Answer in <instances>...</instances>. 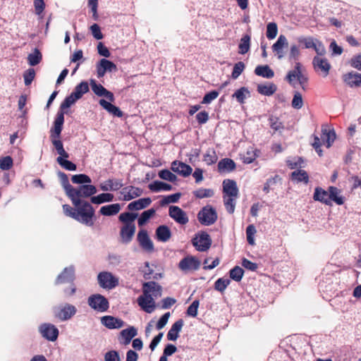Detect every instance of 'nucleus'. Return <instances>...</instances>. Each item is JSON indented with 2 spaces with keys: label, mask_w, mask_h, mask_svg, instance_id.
<instances>
[{
  "label": "nucleus",
  "mask_w": 361,
  "mask_h": 361,
  "mask_svg": "<svg viewBox=\"0 0 361 361\" xmlns=\"http://www.w3.org/2000/svg\"><path fill=\"white\" fill-rule=\"evenodd\" d=\"M250 96V92L245 87H242L240 89L237 90L234 94L232 95L233 97H235L236 100L241 104L245 103V100L247 97Z\"/></svg>",
  "instance_id": "a19ab883"
},
{
  "label": "nucleus",
  "mask_w": 361,
  "mask_h": 361,
  "mask_svg": "<svg viewBox=\"0 0 361 361\" xmlns=\"http://www.w3.org/2000/svg\"><path fill=\"white\" fill-rule=\"evenodd\" d=\"M288 45V40L286 37L283 35H281L279 37L277 41L273 44V51L276 53L279 59L283 57V49L284 47H287Z\"/></svg>",
  "instance_id": "a878e982"
},
{
  "label": "nucleus",
  "mask_w": 361,
  "mask_h": 361,
  "mask_svg": "<svg viewBox=\"0 0 361 361\" xmlns=\"http://www.w3.org/2000/svg\"><path fill=\"white\" fill-rule=\"evenodd\" d=\"M90 86L92 92L98 97H104L110 102H114L115 97L114 94L106 90L101 84L96 82L95 80H90Z\"/></svg>",
  "instance_id": "f8f14e48"
},
{
  "label": "nucleus",
  "mask_w": 361,
  "mask_h": 361,
  "mask_svg": "<svg viewBox=\"0 0 361 361\" xmlns=\"http://www.w3.org/2000/svg\"><path fill=\"white\" fill-rule=\"evenodd\" d=\"M35 76V71L33 68H29L23 74L24 82L25 85H30Z\"/></svg>",
  "instance_id": "69168bd1"
},
{
  "label": "nucleus",
  "mask_w": 361,
  "mask_h": 361,
  "mask_svg": "<svg viewBox=\"0 0 361 361\" xmlns=\"http://www.w3.org/2000/svg\"><path fill=\"white\" fill-rule=\"evenodd\" d=\"M329 205H331V201L336 202L338 205H342L344 203V197L341 195V190L336 187H329Z\"/></svg>",
  "instance_id": "7c9ffc66"
},
{
  "label": "nucleus",
  "mask_w": 361,
  "mask_h": 361,
  "mask_svg": "<svg viewBox=\"0 0 361 361\" xmlns=\"http://www.w3.org/2000/svg\"><path fill=\"white\" fill-rule=\"evenodd\" d=\"M224 204L226 211L229 214H233L235 211V207L236 204V200L238 197H230V196H223Z\"/></svg>",
  "instance_id": "49530a36"
},
{
  "label": "nucleus",
  "mask_w": 361,
  "mask_h": 361,
  "mask_svg": "<svg viewBox=\"0 0 361 361\" xmlns=\"http://www.w3.org/2000/svg\"><path fill=\"white\" fill-rule=\"evenodd\" d=\"M245 69V64L242 61L236 63L232 71L231 76L233 79L238 78Z\"/></svg>",
  "instance_id": "0e129e2a"
},
{
  "label": "nucleus",
  "mask_w": 361,
  "mask_h": 361,
  "mask_svg": "<svg viewBox=\"0 0 361 361\" xmlns=\"http://www.w3.org/2000/svg\"><path fill=\"white\" fill-rule=\"evenodd\" d=\"M97 281L100 287L104 289L111 290L118 283V278L109 271H102L97 275Z\"/></svg>",
  "instance_id": "39448f33"
},
{
  "label": "nucleus",
  "mask_w": 361,
  "mask_h": 361,
  "mask_svg": "<svg viewBox=\"0 0 361 361\" xmlns=\"http://www.w3.org/2000/svg\"><path fill=\"white\" fill-rule=\"evenodd\" d=\"M312 65L316 72H319L322 75L326 77L331 69V64L325 58L314 56L312 60Z\"/></svg>",
  "instance_id": "9d476101"
},
{
  "label": "nucleus",
  "mask_w": 361,
  "mask_h": 361,
  "mask_svg": "<svg viewBox=\"0 0 361 361\" xmlns=\"http://www.w3.org/2000/svg\"><path fill=\"white\" fill-rule=\"evenodd\" d=\"M114 198V195L113 194L106 192L91 197L90 201L92 204H100L104 202H112Z\"/></svg>",
  "instance_id": "c9c22d12"
},
{
  "label": "nucleus",
  "mask_w": 361,
  "mask_h": 361,
  "mask_svg": "<svg viewBox=\"0 0 361 361\" xmlns=\"http://www.w3.org/2000/svg\"><path fill=\"white\" fill-rule=\"evenodd\" d=\"M156 211L154 209H149L144 211L138 218V226H143L155 214Z\"/></svg>",
  "instance_id": "8fccbe9b"
},
{
  "label": "nucleus",
  "mask_w": 361,
  "mask_h": 361,
  "mask_svg": "<svg viewBox=\"0 0 361 361\" xmlns=\"http://www.w3.org/2000/svg\"><path fill=\"white\" fill-rule=\"evenodd\" d=\"M13 159L10 156H6L0 159V169L4 171L9 170L13 166Z\"/></svg>",
  "instance_id": "e2e57ef3"
},
{
  "label": "nucleus",
  "mask_w": 361,
  "mask_h": 361,
  "mask_svg": "<svg viewBox=\"0 0 361 361\" xmlns=\"http://www.w3.org/2000/svg\"><path fill=\"white\" fill-rule=\"evenodd\" d=\"M71 180L75 184L90 183L92 182L91 178L87 175L82 173L73 175Z\"/></svg>",
  "instance_id": "4d7b16f0"
},
{
  "label": "nucleus",
  "mask_w": 361,
  "mask_h": 361,
  "mask_svg": "<svg viewBox=\"0 0 361 361\" xmlns=\"http://www.w3.org/2000/svg\"><path fill=\"white\" fill-rule=\"evenodd\" d=\"M143 293L149 295L155 300L161 295V288L159 285L154 281L146 282L142 287Z\"/></svg>",
  "instance_id": "4468645a"
},
{
  "label": "nucleus",
  "mask_w": 361,
  "mask_h": 361,
  "mask_svg": "<svg viewBox=\"0 0 361 361\" xmlns=\"http://www.w3.org/2000/svg\"><path fill=\"white\" fill-rule=\"evenodd\" d=\"M160 178L174 183L177 180V176L168 169H163L159 172Z\"/></svg>",
  "instance_id": "6e6d98bb"
},
{
  "label": "nucleus",
  "mask_w": 361,
  "mask_h": 361,
  "mask_svg": "<svg viewBox=\"0 0 361 361\" xmlns=\"http://www.w3.org/2000/svg\"><path fill=\"white\" fill-rule=\"evenodd\" d=\"M56 161L61 167L66 170L73 171L77 169V166L74 163L67 159H62V157H57Z\"/></svg>",
  "instance_id": "864d4df0"
},
{
  "label": "nucleus",
  "mask_w": 361,
  "mask_h": 361,
  "mask_svg": "<svg viewBox=\"0 0 361 361\" xmlns=\"http://www.w3.org/2000/svg\"><path fill=\"white\" fill-rule=\"evenodd\" d=\"M156 235L159 240L166 242L171 238V233L169 227H157Z\"/></svg>",
  "instance_id": "c03bdc74"
},
{
  "label": "nucleus",
  "mask_w": 361,
  "mask_h": 361,
  "mask_svg": "<svg viewBox=\"0 0 361 361\" xmlns=\"http://www.w3.org/2000/svg\"><path fill=\"white\" fill-rule=\"evenodd\" d=\"M236 168L235 161L229 158H224L218 163V171L219 173H229Z\"/></svg>",
  "instance_id": "393cba45"
},
{
  "label": "nucleus",
  "mask_w": 361,
  "mask_h": 361,
  "mask_svg": "<svg viewBox=\"0 0 361 361\" xmlns=\"http://www.w3.org/2000/svg\"><path fill=\"white\" fill-rule=\"evenodd\" d=\"M104 361H121L120 355L116 350H109L104 354Z\"/></svg>",
  "instance_id": "774afa93"
},
{
  "label": "nucleus",
  "mask_w": 361,
  "mask_h": 361,
  "mask_svg": "<svg viewBox=\"0 0 361 361\" xmlns=\"http://www.w3.org/2000/svg\"><path fill=\"white\" fill-rule=\"evenodd\" d=\"M79 187L80 197H89L97 192L96 187L93 185H81Z\"/></svg>",
  "instance_id": "79ce46f5"
},
{
  "label": "nucleus",
  "mask_w": 361,
  "mask_h": 361,
  "mask_svg": "<svg viewBox=\"0 0 361 361\" xmlns=\"http://www.w3.org/2000/svg\"><path fill=\"white\" fill-rule=\"evenodd\" d=\"M137 303L147 313H152L155 309L154 300L145 293L138 297Z\"/></svg>",
  "instance_id": "f3484780"
},
{
  "label": "nucleus",
  "mask_w": 361,
  "mask_h": 361,
  "mask_svg": "<svg viewBox=\"0 0 361 361\" xmlns=\"http://www.w3.org/2000/svg\"><path fill=\"white\" fill-rule=\"evenodd\" d=\"M223 196L238 197L239 190L237 183L231 179H225L222 183Z\"/></svg>",
  "instance_id": "2eb2a0df"
},
{
  "label": "nucleus",
  "mask_w": 361,
  "mask_h": 361,
  "mask_svg": "<svg viewBox=\"0 0 361 361\" xmlns=\"http://www.w3.org/2000/svg\"><path fill=\"white\" fill-rule=\"evenodd\" d=\"M171 170L183 177L190 176L192 171V169L190 166L178 161H173L171 163Z\"/></svg>",
  "instance_id": "6ab92c4d"
},
{
  "label": "nucleus",
  "mask_w": 361,
  "mask_h": 361,
  "mask_svg": "<svg viewBox=\"0 0 361 361\" xmlns=\"http://www.w3.org/2000/svg\"><path fill=\"white\" fill-rule=\"evenodd\" d=\"M138 214L134 212H124L119 215V221L122 222L124 226H131L134 221L137 218Z\"/></svg>",
  "instance_id": "ea45409f"
},
{
  "label": "nucleus",
  "mask_w": 361,
  "mask_h": 361,
  "mask_svg": "<svg viewBox=\"0 0 361 361\" xmlns=\"http://www.w3.org/2000/svg\"><path fill=\"white\" fill-rule=\"evenodd\" d=\"M117 70V67L115 63L107 59H102L99 61L97 65V73L98 78H102L106 72H113Z\"/></svg>",
  "instance_id": "dca6fc26"
},
{
  "label": "nucleus",
  "mask_w": 361,
  "mask_h": 361,
  "mask_svg": "<svg viewBox=\"0 0 361 361\" xmlns=\"http://www.w3.org/2000/svg\"><path fill=\"white\" fill-rule=\"evenodd\" d=\"M152 202L149 197L140 198L128 204V209L130 211H137L147 207Z\"/></svg>",
  "instance_id": "cd10ccee"
},
{
  "label": "nucleus",
  "mask_w": 361,
  "mask_h": 361,
  "mask_svg": "<svg viewBox=\"0 0 361 361\" xmlns=\"http://www.w3.org/2000/svg\"><path fill=\"white\" fill-rule=\"evenodd\" d=\"M65 190L75 206H78L81 203L80 187L76 189L71 185V187L66 188Z\"/></svg>",
  "instance_id": "72a5a7b5"
},
{
  "label": "nucleus",
  "mask_w": 361,
  "mask_h": 361,
  "mask_svg": "<svg viewBox=\"0 0 361 361\" xmlns=\"http://www.w3.org/2000/svg\"><path fill=\"white\" fill-rule=\"evenodd\" d=\"M243 274L244 270L238 266H235L230 270V278L235 281H240L242 279Z\"/></svg>",
  "instance_id": "5fc2aeb1"
},
{
  "label": "nucleus",
  "mask_w": 361,
  "mask_h": 361,
  "mask_svg": "<svg viewBox=\"0 0 361 361\" xmlns=\"http://www.w3.org/2000/svg\"><path fill=\"white\" fill-rule=\"evenodd\" d=\"M137 240L141 247L146 252H152L154 250L153 243L146 231H140L137 235Z\"/></svg>",
  "instance_id": "aec40b11"
},
{
  "label": "nucleus",
  "mask_w": 361,
  "mask_h": 361,
  "mask_svg": "<svg viewBox=\"0 0 361 361\" xmlns=\"http://www.w3.org/2000/svg\"><path fill=\"white\" fill-rule=\"evenodd\" d=\"M64 114L63 111H58L54 122V127L51 129L50 138L51 142L56 149V152L61 151L63 148V145L60 140L61 133L63 130V125L64 123Z\"/></svg>",
  "instance_id": "f257e3e1"
},
{
  "label": "nucleus",
  "mask_w": 361,
  "mask_h": 361,
  "mask_svg": "<svg viewBox=\"0 0 361 361\" xmlns=\"http://www.w3.org/2000/svg\"><path fill=\"white\" fill-rule=\"evenodd\" d=\"M193 246L200 252L207 250L212 244L210 236L205 232L198 233L192 240Z\"/></svg>",
  "instance_id": "0eeeda50"
},
{
  "label": "nucleus",
  "mask_w": 361,
  "mask_h": 361,
  "mask_svg": "<svg viewBox=\"0 0 361 361\" xmlns=\"http://www.w3.org/2000/svg\"><path fill=\"white\" fill-rule=\"evenodd\" d=\"M250 37L248 35H244L238 45L239 54H245L250 50Z\"/></svg>",
  "instance_id": "de8ad7c7"
},
{
  "label": "nucleus",
  "mask_w": 361,
  "mask_h": 361,
  "mask_svg": "<svg viewBox=\"0 0 361 361\" xmlns=\"http://www.w3.org/2000/svg\"><path fill=\"white\" fill-rule=\"evenodd\" d=\"M42 336L50 341H55L59 336L58 329L52 324L44 323L39 326Z\"/></svg>",
  "instance_id": "1a4fd4ad"
},
{
  "label": "nucleus",
  "mask_w": 361,
  "mask_h": 361,
  "mask_svg": "<svg viewBox=\"0 0 361 361\" xmlns=\"http://www.w3.org/2000/svg\"><path fill=\"white\" fill-rule=\"evenodd\" d=\"M286 80L293 87H296L295 80H297L303 90H306L308 78L301 71V64L296 62L293 70L288 71Z\"/></svg>",
  "instance_id": "7ed1b4c3"
},
{
  "label": "nucleus",
  "mask_w": 361,
  "mask_h": 361,
  "mask_svg": "<svg viewBox=\"0 0 361 361\" xmlns=\"http://www.w3.org/2000/svg\"><path fill=\"white\" fill-rule=\"evenodd\" d=\"M231 280L226 278H220L217 279L214 283L215 290L223 293L227 286L230 284Z\"/></svg>",
  "instance_id": "603ef678"
},
{
  "label": "nucleus",
  "mask_w": 361,
  "mask_h": 361,
  "mask_svg": "<svg viewBox=\"0 0 361 361\" xmlns=\"http://www.w3.org/2000/svg\"><path fill=\"white\" fill-rule=\"evenodd\" d=\"M100 189L103 191H115L123 187L121 180L117 179H109L103 183H101Z\"/></svg>",
  "instance_id": "bb28decb"
},
{
  "label": "nucleus",
  "mask_w": 361,
  "mask_h": 361,
  "mask_svg": "<svg viewBox=\"0 0 361 361\" xmlns=\"http://www.w3.org/2000/svg\"><path fill=\"white\" fill-rule=\"evenodd\" d=\"M322 139L323 140L324 143L326 145L327 148L330 147L336 139V133L334 130L322 128Z\"/></svg>",
  "instance_id": "e433bc0d"
},
{
  "label": "nucleus",
  "mask_w": 361,
  "mask_h": 361,
  "mask_svg": "<svg viewBox=\"0 0 361 361\" xmlns=\"http://www.w3.org/2000/svg\"><path fill=\"white\" fill-rule=\"evenodd\" d=\"M88 305L98 312H104L109 307L108 300L100 294H93L87 299Z\"/></svg>",
  "instance_id": "423d86ee"
},
{
  "label": "nucleus",
  "mask_w": 361,
  "mask_h": 361,
  "mask_svg": "<svg viewBox=\"0 0 361 361\" xmlns=\"http://www.w3.org/2000/svg\"><path fill=\"white\" fill-rule=\"evenodd\" d=\"M111 102H108L104 99H101L99 101V105L109 114L118 118L122 117L123 115V111L118 106L112 104Z\"/></svg>",
  "instance_id": "5701e85b"
},
{
  "label": "nucleus",
  "mask_w": 361,
  "mask_h": 361,
  "mask_svg": "<svg viewBox=\"0 0 361 361\" xmlns=\"http://www.w3.org/2000/svg\"><path fill=\"white\" fill-rule=\"evenodd\" d=\"M137 334V331L134 326H130L128 329H123L120 333L118 338L120 343L123 345H128L132 338Z\"/></svg>",
  "instance_id": "412c9836"
},
{
  "label": "nucleus",
  "mask_w": 361,
  "mask_h": 361,
  "mask_svg": "<svg viewBox=\"0 0 361 361\" xmlns=\"http://www.w3.org/2000/svg\"><path fill=\"white\" fill-rule=\"evenodd\" d=\"M313 198L315 201L321 202L326 205H329V192L317 187L314 189Z\"/></svg>",
  "instance_id": "2f4dec72"
},
{
  "label": "nucleus",
  "mask_w": 361,
  "mask_h": 361,
  "mask_svg": "<svg viewBox=\"0 0 361 361\" xmlns=\"http://www.w3.org/2000/svg\"><path fill=\"white\" fill-rule=\"evenodd\" d=\"M257 233L256 227H247L246 237L248 243L251 245H255V235Z\"/></svg>",
  "instance_id": "680f3d73"
},
{
  "label": "nucleus",
  "mask_w": 361,
  "mask_h": 361,
  "mask_svg": "<svg viewBox=\"0 0 361 361\" xmlns=\"http://www.w3.org/2000/svg\"><path fill=\"white\" fill-rule=\"evenodd\" d=\"M101 323L109 329H120L124 326V322L113 316H104L101 318Z\"/></svg>",
  "instance_id": "a211bd4d"
},
{
  "label": "nucleus",
  "mask_w": 361,
  "mask_h": 361,
  "mask_svg": "<svg viewBox=\"0 0 361 361\" xmlns=\"http://www.w3.org/2000/svg\"><path fill=\"white\" fill-rule=\"evenodd\" d=\"M276 90V85L274 83H269L268 85L259 84L257 85V92L265 96H271L274 94Z\"/></svg>",
  "instance_id": "4c0bfd02"
},
{
  "label": "nucleus",
  "mask_w": 361,
  "mask_h": 361,
  "mask_svg": "<svg viewBox=\"0 0 361 361\" xmlns=\"http://www.w3.org/2000/svg\"><path fill=\"white\" fill-rule=\"evenodd\" d=\"M89 85L87 82L82 81L77 85L73 92L65 98L61 104L60 110L59 111L64 112V110L68 109L71 105L80 99L83 94L89 91Z\"/></svg>",
  "instance_id": "f03ea898"
},
{
  "label": "nucleus",
  "mask_w": 361,
  "mask_h": 361,
  "mask_svg": "<svg viewBox=\"0 0 361 361\" xmlns=\"http://www.w3.org/2000/svg\"><path fill=\"white\" fill-rule=\"evenodd\" d=\"M183 326V321L178 319L176 321L169 329L167 334V338L169 341H176L179 336V332L181 331Z\"/></svg>",
  "instance_id": "c756f323"
},
{
  "label": "nucleus",
  "mask_w": 361,
  "mask_h": 361,
  "mask_svg": "<svg viewBox=\"0 0 361 361\" xmlns=\"http://www.w3.org/2000/svg\"><path fill=\"white\" fill-rule=\"evenodd\" d=\"M198 219L202 224H213L217 219L216 209L210 206L203 207L198 213Z\"/></svg>",
  "instance_id": "6e6552de"
},
{
  "label": "nucleus",
  "mask_w": 361,
  "mask_h": 361,
  "mask_svg": "<svg viewBox=\"0 0 361 361\" xmlns=\"http://www.w3.org/2000/svg\"><path fill=\"white\" fill-rule=\"evenodd\" d=\"M122 194L123 195L124 200L128 201L140 197L142 194V190L140 188L128 186L123 189Z\"/></svg>",
  "instance_id": "c85d7f7f"
},
{
  "label": "nucleus",
  "mask_w": 361,
  "mask_h": 361,
  "mask_svg": "<svg viewBox=\"0 0 361 361\" xmlns=\"http://www.w3.org/2000/svg\"><path fill=\"white\" fill-rule=\"evenodd\" d=\"M75 207H77L76 220L82 224H89L94 214L92 206L87 202L81 201V203Z\"/></svg>",
  "instance_id": "20e7f679"
},
{
  "label": "nucleus",
  "mask_w": 361,
  "mask_h": 361,
  "mask_svg": "<svg viewBox=\"0 0 361 361\" xmlns=\"http://www.w3.org/2000/svg\"><path fill=\"white\" fill-rule=\"evenodd\" d=\"M74 272L75 270L72 266L65 268L56 278V284L72 282L74 280Z\"/></svg>",
  "instance_id": "b1692460"
},
{
  "label": "nucleus",
  "mask_w": 361,
  "mask_h": 361,
  "mask_svg": "<svg viewBox=\"0 0 361 361\" xmlns=\"http://www.w3.org/2000/svg\"><path fill=\"white\" fill-rule=\"evenodd\" d=\"M200 266V261L195 257L188 256L181 259L178 267L184 272L197 270Z\"/></svg>",
  "instance_id": "9b49d317"
},
{
  "label": "nucleus",
  "mask_w": 361,
  "mask_h": 361,
  "mask_svg": "<svg viewBox=\"0 0 361 361\" xmlns=\"http://www.w3.org/2000/svg\"><path fill=\"white\" fill-rule=\"evenodd\" d=\"M121 210V204L115 203L103 206L100 208L99 213L103 216H114L117 214Z\"/></svg>",
  "instance_id": "473e14b6"
},
{
  "label": "nucleus",
  "mask_w": 361,
  "mask_h": 361,
  "mask_svg": "<svg viewBox=\"0 0 361 361\" xmlns=\"http://www.w3.org/2000/svg\"><path fill=\"white\" fill-rule=\"evenodd\" d=\"M42 59V55L39 50L37 48L34 49V51L27 56L28 63L31 66H35L39 64Z\"/></svg>",
  "instance_id": "37998d69"
},
{
  "label": "nucleus",
  "mask_w": 361,
  "mask_h": 361,
  "mask_svg": "<svg viewBox=\"0 0 361 361\" xmlns=\"http://www.w3.org/2000/svg\"><path fill=\"white\" fill-rule=\"evenodd\" d=\"M291 178L293 180L297 182H304L307 183L309 181V176L307 173L304 170H296L292 172Z\"/></svg>",
  "instance_id": "a18cd8bd"
},
{
  "label": "nucleus",
  "mask_w": 361,
  "mask_h": 361,
  "mask_svg": "<svg viewBox=\"0 0 361 361\" xmlns=\"http://www.w3.org/2000/svg\"><path fill=\"white\" fill-rule=\"evenodd\" d=\"M291 105L295 109H300L303 106L302 94L299 92H295L292 99Z\"/></svg>",
  "instance_id": "bf43d9fd"
},
{
  "label": "nucleus",
  "mask_w": 361,
  "mask_h": 361,
  "mask_svg": "<svg viewBox=\"0 0 361 361\" xmlns=\"http://www.w3.org/2000/svg\"><path fill=\"white\" fill-rule=\"evenodd\" d=\"M287 166L291 169H294L298 167H301L302 164L303 163V159L301 157H294L291 159H288L286 161Z\"/></svg>",
  "instance_id": "338daca9"
},
{
  "label": "nucleus",
  "mask_w": 361,
  "mask_h": 361,
  "mask_svg": "<svg viewBox=\"0 0 361 361\" xmlns=\"http://www.w3.org/2000/svg\"><path fill=\"white\" fill-rule=\"evenodd\" d=\"M135 232V227H122L121 236L122 240L125 243L129 242Z\"/></svg>",
  "instance_id": "09e8293b"
},
{
  "label": "nucleus",
  "mask_w": 361,
  "mask_h": 361,
  "mask_svg": "<svg viewBox=\"0 0 361 361\" xmlns=\"http://www.w3.org/2000/svg\"><path fill=\"white\" fill-rule=\"evenodd\" d=\"M343 81L350 87H361V74L355 72H350L343 76Z\"/></svg>",
  "instance_id": "4be33fe9"
},
{
  "label": "nucleus",
  "mask_w": 361,
  "mask_h": 361,
  "mask_svg": "<svg viewBox=\"0 0 361 361\" xmlns=\"http://www.w3.org/2000/svg\"><path fill=\"white\" fill-rule=\"evenodd\" d=\"M255 73L264 78L270 79L274 76V72L267 65L257 66L255 69Z\"/></svg>",
  "instance_id": "f704fd0d"
},
{
  "label": "nucleus",
  "mask_w": 361,
  "mask_h": 361,
  "mask_svg": "<svg viewBox=\"0 0 361 361\" xmlns=\"http://www.w3.org/2000/svg\"><path fill=\"white\" fill-rule=\"evenodd\" d=\"M148 188L153 192H159L161 190L169 191L172 190L171 185L159 180H155L149 184Z\"/></svg>",
  "instance_id": "58836bf2"
},
{
  "label": "nucleus",
  "mask_w": 361,
  "mask_h": 361,
  "mask_svg": "<svg viewBox=\"0 0 361 361\" xmlns=\"http://www.w3.org/2000/svg\"><path fill=\"white\" fill-rule=\"evenodd\" d=\"M76 312L77 309L74 305L66 304L61 308H59L55 312V315L60 320L66 321L70 319L73 316H74Z\"/></svg>",
  "instance_id": "ddd939ff"
},
{
  "label": "nucleus",
  "mask_w": 361,
  "mask_h": 361,
  "mask_svg": "<svg viewBox=\"0 0 361 361\" xmlns=\"http://www.w3.org/2000/svg\"><path fill=\"white\" fill-rule=\"evenodd\" d=\"M278 28L275 23H269L267 26V37L269 39L275 38L277 35Z\"/></svg>",
  "instance_id": "052dcab7"
},
{
  "label": "nucleus",
  "mask_w": 361,
  "mask_h": 361,
  "mask_svg": "<svg viewBox=\"0 0 361 361\" xmlns=\"http://www.w3.org/2000/svg\"><path fill=\"white\" fill-rule=\"evenodd\" d=\"M182 213H185L180 207L177 206H171L169 207V216L173 219L178 224L180 221Z\"/></svg>",
  "instance_id": "13d9d810"
},
{
  "label": "nucleus",
  "mask_w": 361,
  "mask_h": 361,
  "mask_svg": "<svg viewBox=\"0 0 361 361\" xmlns=\"http://www.w3.org/2000/svg\"><path fill=\"white\" fill-rule=\"evenodd\" d=\"M193 194L197 198L202 199L212 197L214 192L212 189L199 188L195 190Z\"/></svg>",
  "instance_id": "3c124183"
}]
</instances>
